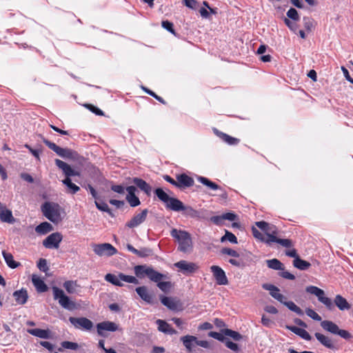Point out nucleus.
I'll return each mask as SVG.
<instances>
[{
  "label": "nucleus",
  "instance_id": "4",
  "mask_svg": "<svg viewBox=\"0 0 353 353\" xmlns=\"http://www.w3.org/2000/svg\"><path fill=\"white\" fill-rule=\"evenodd\" d=\"M171 236L176 239L179 243L178 250L182 252L186 253L192 250V241L190 234L185 230H178L172 229Z\"/></svg>",
  "mask_w": 353,
  "mask_h": 353
},
{
  "label": "nucleus",
  "instance_id": "49",
  "mask_svg": "<svg viewBox=\"0 0 353 353\" xmlns=\"http://www.w3.org/2000/svg\"><path fill=\"white\" fill-rule=\"evenodd\" d=\"M288 310L299 316H303L304 314L303 311L292 301H288Z\"/></svg>",
  "mask_w": 353,
  "mask_h": 353
},
{
  "label": "nucleus",
  "instance_id": "50",
  "mask_svg": "<svg viewBox=\"0 0 353 353\" xmlns=\"http://www.w3.org/2000/svg\"><path fill=\"white\" fill-rule=\"evenodd\" d=\"M208 336L212 338H214L219 341H221L223 343L225 341V339L227 338V337H225V336L224 335V334L223 333L222 331H221V332H210L208 333Z\"/></svg>",
  "mask_w": 353,
  "mask_h": 353
},
{
  "label": "nucleus",
  "instance_id": "6",
  "mask_svg": "<svg viewBox=\"0 0 353 353\" xmlns=\"http://www.w3.org/2000/svg\"><path fill=\"white\" fill-rule=\"evenodd\" d=\"M54 300H58L59 305L64 309L73 310L76 307L74 302L70 300L69 296L65 294L63 290L57 286L52 288Z\"/></svg>",
  "mask_w": 353,
  "mask_h": 353
},
{
  "label": "nucleus",
  "instance_id": "39",
  "mask_svg": "<svg viewBox=\"0 0 353 353\" xmlns=\"http://www.w3.org/2000/svg\"><path fill=\"white\" fill-rule=\"evenodd\" d=\"M52 230L53 227L48 222H43L35 228L36 232L40 234H46Z\"/></svg>",
  "mask_w": 353,
  "mask_h": 353
},
{
  "label": "nucleus",
  "instance_id": "62",
  "mask_svg": "<svg viewBox=\"0 0 353 353\" xmlns=\"http://www.w3.org/2000/svg\"><path fill=\"white\" fill-rule=\"evenodd\" d=\"M111 190L118 194H123L125 193V188L121 185H112Z\"/></svg>",
  "mask_w": 353,
  "mask_h": 353
},
{
  "label": "nucleus",
  "instance_id": "23",
  "mask_svg": "<svg viewBox=\"0 0 353 353\" xmlns=\"http://www.w3.org/2000/svg\"><path fill=\"white\" fill-rule=\"evenodd\" d=\"M136 187L130 185L126 188L128 194L126 195V200L131 207H137L140 205L139 199L135 195Z\"/></svg>",
  "mask_w": 353,
  "mask_h": 353
},
{
  "label": "nucleus",
  "instance_id": "40",
  "mask_svg": "<svg viewBox=\"0 0 353 353\" xmlns=\"http://www.w3.org/2000/svg\"><path fill=\"white\" fill-rule=\"evenodd\" d=\"M63 288L69 294H74L79 286L77 281H66L63 283Z\"/></svg>",
  "mask_w": 353,
  "mask_h": 353
},
{
  "label": "nucleus",
  "instance_id": "22",
  "mask_svg": "<svg viewBox=\"0 0 353 353\" xmlns=\"http://www.w3.org/2000/svg\"><path fill=\"white\" fill-rule=\"evenodd\" d=\"M161 303L171 310H176L181 307L182 304L179 300L174 298L161 296L160 297Z\"/></svg>",
  "mask_w": 353,
  "mask_h": 353
},
{
  "label": "nucleus",
  "instance_id": "19",
  "mask_svg": "<svg viewBox=\"0 0 353 353\" xmlns=\"http://www.w3.org/2000/svg\"><path fill=\"white\" fill-rule=\"evenodd\" d=\"M55 164L63 171V174L65 175V178H70V176H80L79 172L75 171L70 165L60 159H55Z\"/></svg>",
  "mask_w": 353,
  "mask_h": 353
},
{
  "label": "nucleus",
  "instance_id": "60",
  "mask_svg": "<svg viewBox=\"0 0 353 353\" xmlns=\"http://www.w3.org/2000/svg\"><path fill=\"white\" fill-rule=\"evenodd\" d=\"M336 334L345 339H349L352 337V335L349 332L345 330H341L339 328L336 332Z\"/></svg>",
  "mask_w": 353,
  "mask_h": 353
},
{
  "label": "nucleus",
  "instance_id": "10",
  "mask_svg": "<svg viewBox=\"0 0 353 353\" xmlns=\"http://www.w3.org/2000/svg\"><path fill=\"white\" fill-rule=\"evenodd\" d=\"M94 252L99 256H112L117 253V250L110 243L93 244Z\"/></svg>",
  "mask_w": 353,
  "mask_h": 353
},
{
  "label": "nucleus",
  "instance_id": "38",
  "mask_svg": "<svg viewBox=\"0 0 353 353\" xmlns=\"http://www.w3.org/2000/svg\"><path fill=\"white\" fill-rule=\"evenodd\" d=\"M334 303L340 310H349L351 305L348 303L347 300L342 296L338 294L334 299Z\"/></svg>",
  "mask_w": 353,
  "mask_h": 353
},
{
  "label": "nucleus",
  "instance_id": "42",
  "mask_svg": "<svg viewBox=\"0 0 353 353\" xmlns=\"http://www.w3.org/2000/svg\"><path fill=\"white\" fill-rule=\"evenodd\" d=\"M222 332L225 336V337L229 336L235 341H239L243 338L242 335L240 333L230 329H223Z\"/></svg>",
  "mask_w": 353,
  "mask_h": 353
},
{
  "label": "nucleus",
  "instance_id": "53",
  "mask_svg": "<svg viewBox=\"0 0 353 353\" xmlns=\"http://www.w3.org/2000/svg\"><path fill=\"white\" fill-rule=\"evenodd\" d=\"M37 268L40 271L47 272L49 270V268L46 259H40L37 263Z\"/></svg>",
  "mask_w": 353,
  "mask_h": 353
},
{
  "label": "nucleus",
  "instance_id": "57",
  "mask_svg": "<svg viewBox=\"0 0 353 353\" xmlns=\"http://www.w3.org/2000/svg\"><path fill=\"white\" fill-rule=\"evenodd\" d=\"M288 18L294 21L299 20V15L296 9L291 8L288 10Z\"/></svg>",
  "mask_w": 353,
  "mask_h": 353
},
{
  "label": "nucleus",
  "instance_id": "1",
  "mask_svg": "<svg viewBox=\"0 0 353 353\" xmlns=\"http://www.w3.org/2000/svg\"><path fill=\"white\" fill-rule=\"evenodd\" d=\"M255 225L261 230L260 232L255 227L252 228V234L254 238L265 243L267 245L271 246L274 243H279L283 247L287 248V239H279L277 237L276 228L265 221H257Z\"/></svg>",
  "mask_w": 353,
  "mask_h": 353
},
{
  "label": "nucleus",
  "instance_id": "46",
  "mask_svg": "<svg viewBox=\"0 0 353 353\" xmlns=\"http://www.w3.org/2000/svg\"><path fill=\"white\" fill-rule=\"evenodd\" d=\"M226 241H228L234 244L238 243L237 238L236 237V236L233 233L228 230L225 231V235L223 236L221 239V242H224Z\"/></svg>",
  "mask_w": 353,
  "mask_h": 353
},
{
  "label": "nucleus",
  "instance_id": "41",
  "mask_svg": "<svg viewBox=\"0 0 353 353\" xmlns=\"http://www.w3.org/2000/svg\"><path fill=\"white\" fill-rule=\"evenodd\" d=\"M267 265L269 268L276 270H283L284 265L276 259H270L266 261Z\"/></svg>",
  "mask_w": 353,
  "mask_h": 353
},
{
  "label": "nucleus",
  "instance_id": "45",
  "mask_svg": "<svg viewBox=\"0 0 353 353\" xmlns=\"http://www.w3.org/2000/svg\"><path fill=\"white\" fill-rule=\"evenodd\" d=\"M94 203H95V205L97 207V208L100 210V211H102V212H105L107 213H108L111 216H114V214L112 212L111 210L109 208L108 204L103 201H98L97 200H96L94 201Z\"/></svg>",
  "mask_w": 353,
  "mask_h": 353
},
{
  "label": "nucleus",
  "instance_id": "20",
  "mask_svg": "<svg viewBox=\"0 0 353 353\" xmlns=\"http://www.w3.org/2000/svg\"><path fill=\"white\" fill-rule=\"evenodd\" d=\"M196 179L199 182L205 185L207 188L212 190H221L222 192L221 196L223 198H226L228 194L225 190H223L221 187L215 183L214 182L210 181L208 178L202 176H198Z\"/></svg>",
  "mask_w": 353,
  "mask_h": 353
},
{
  "label": "nucleus",
  "instance_id": "59",
  "mask_svg": "<svg viewBox=\"0 0 353 353\" xmlns=\"http://www.w3.org/2000/svg\"><path fill=\"white\" fill-rule=\"evenodd\" d=\"M336 334L345 339H349L352 337V335L349 332L345 330H341L339 328L336 332Z\"/></svg>",
  "mask_w": 353,
  "mask_h": 353
},
{
  "label": "nucleus",
  "instance_id": "17",
  "mask_svg": "<svg viewBox=\"0 0 353 353\" xmlns=\"http://www.w3.org/2000/svg\"><path fill=\"white\" fill-rule=\"evenodd\" d=\"M148 213V209L143 210L140 213L135 214L131 219L126 223V226L130 228H134L141 223H143L146 218Z\"/></svg>",
  "mask_w": 353,
  "mask_h": 353
},
{
  "label": "nucleus",
  "instance_id": "18",
  "mask_svg": "<svg viewBox=\"0 0 353 353\" xmlns=\"http://www.w3.org/2000/svg\"><path fill=\"white\" fill-rule=\"evenodd\" d=\"M135 290L143 301L149 304L154 303V296L152 292L148 290L146 286L137 287Z\"/></svg>",
  "mask_w": 353,
  "mask_h": 353
},
{
  "label": "nucleus",
  "instance_id": "48",
  "mask_svg": "<svg viewBox=\"0 0 353 353\" xmlns=\"http://www.w3.org/2000/svg\"><path fill=\"white\" fill-rule=\"evenodd\" d=\"M185 213L192 218H200V212L194 210L191 206H185L184 210Z\"/></svg>",
  "mask_w": 353,
  "mask_h": 353
},
{
  "label": "nucleus",
  "instance_id": "44",
  "mask_svg": "<svg viewBox=\"0 0 353 353\" xmlns=\"http://www.w3.org/2000/svg\"><path fill=\"white\" fill-rule=\"evenodd\" d=\"M154 193L157 195V196L159 198V199L160 201H161L162 202H163L165 205L167 204V203L169 201L170 199L171 198L161 188H157L154 190Z\"/></svg>",
  "mask_w": 353,
  "mask_h": 353
},
{
  "label": "nucleus",
  "instance_id": "56",
  "mask_svg": "<svg viewBox=\"0 0 353 353\" xmlns=\"http://www.w3.org/2000/svg\"><path fill=\"white\" fill-rule=\"evenodd\" d=\"M161 24L163 28L167 30L172 34L176 35L174 29L173 28V23L172 22H170L169 21H163Z\"/></svg>",
  "mask_w": 353,
  "mask_h": 353
},
{
  "label": "nucleus",
  "instance_id": "61",
  "mask_svg": "<svg viewBox=\"0 0 353 353\" xmlns=\"http://www.w3.org/2000/svg\"><path fill=\"white\" fill-rule=\"evenodd\" d=\"M91 112H92L93 113H94L95 114L97 115H99V116H101V115H103V112L100 110L99 108L92 105H90V104H88L85 105Z\"/></svg>",
  "mask_w": 353,
  "mask_h": 353
},
{
  "label": "nucleus",
  "instance_id": "54",
  "mask_svg": "<svg viewBox=\"0 0 353 353\" xmlns=\"http://www.w3.org/2000/svg\"><path fill=\"white\" fill-rule=\"evenodd\" d=\"M225 345V346L230 349L231 350L234 351V352H238L239 350V345L231 341L229 339L226 338L225 341L223 342Z\"/></svg>",
  "mask_w": 353,
  "mask_h": 353
},
{
  "label": "nucleus",
  "instance_id": "2",
  "mask_svg": "<svg viewBox=\"0 0 353 353\" xmlns=\"http://www.w3.org/2000/svg\"><path fill=\"white\" fill-rule=\"evenodd\" d=\"M137 277L143 279L147 276L150 281L157 283L158 288L165 293L168 292L172 287L170 281H163L168 279L167 274L156 271L152 267L146 265H139L134 268Z\"/></svg>",
  "mask_w": 353,
  "mask_h": 353
},
{
  "label": "nucleus",
  "instance_id": "29",
  "mask_svg": "<svg viewBox=\"0 0 353 353\" xmlns=\"http://www.w3.org/2000/svg\"><path fill=\"white\" fill-rule=\"evenodd\" d=\"M13 296L17 304H25L28 299V292L26 289H21L13 292Z\"/></svg>",
  "mask_w": 353,
  "mask_h": 353
},
{
  "label": "nucleus",
  "instance_id": "33",
  "mask_svg": "<svg viewBox=\"0 0 353 353\" xmlns=\"http://www.w3.org/2000/svg\"><path fill=\"white\" fill-rule=\"evenodd\" d=\"M28 332L31 335L39 337L40 339H48L51 337L50 331L49 330H42L39 328L29 329Z\"/></svg>",
  "mask_w": 353,
  "mask_h": 353
},
{
  "label": "nucleus",
  "instance_id": "52",
  "mask_svg": "<svg viewBox=\"0 0 353 353\" xmlns=\"http://www.w3.org/2000/svg\"><path fill=\"white\" fill-rule=\"evenodd\" d=\"M222 254L229 255L233 257H239V254L234 250L230 248H223L221 250Z\"/></svg>",
  "mask_w": 353,
  "mask_h": 353
},
{
  "label": "nucleus",
  "instance_id": "14",
  "mask_svg": "<svg viewBox=\"0 0 353 353\" xmlns=\"http://www.w3.org/2000/svg\"><path fill=\"white\" fill-rule=\"evenodd\" d=\"M174 266L177 268L183 274H190L194 272L198 266L192 262H188L185 260L179 261L174 263Z\"/></svg>",
  "mask_w": 353,
  "mask_h": 353
},
{
  "label": "nucleus",
  "instance_id": "43",
  "mask_svg": "<svg viewBox=\"0 0 353 353\" xmlns=\"http://www.w3.org/2000/svg\"><path fill=\"white\" fill-rule=\"evenodd\" d=\"M62 183L70 189L72 194H76L79 190V187L72 182L70 178H65L62 181Z\"/></svg>",
  "mask_w": 353,
  "mask_h": 353
},
{
  "label": "nucleus",
  "instance_id": "24",
  "mask_svg": "<svg viewBox=\"0 0 353 353\" xmlns=\"http://www.w3.org/2000/svg\"><path fill=\"white\" fill-rule=\"evenodd\" d=\"M314 336L319 342L325 347L332 350L337 349L332 340L329 336L319 332H316Z\"/></svg>",
  "mask_w": 353,
  "mask_h": 353
},
{
  "label": "nucleus",
  "instance_id": "11",
  "mask_svg": "<svg viewBox=\"0 0 353 353\" xmlns=\"http://www.w3.org/2000/svg\"><path fill=\"white\" fill-rule=\"evenodd\" d=\"M69 321L76 329H81L86 331H90L93 327V323L92 321L86 317H70Z\"/></svg>",
  "mask_w": 353,
  "mask_h": 353
},
{
  "label": "nucleus",
  "instance_id": "5",
  "mask_svg": "<svg viewBox=\"0 0 353 353\" xmlns=\"http://www.w3.org/2000/svg\"><path fill=\"white\" fill-rule=\"evenodd\" d=\"M105 280L114 285L119 287L123 286V283L122 282L133 284L139 283V280L135 276L125 275L123 273H119L118 275L108 273L105 276Z\"/></svg>",
  "mask_w": 353,
  "mask_h": 353
},
{
  "label": "nucleus",
  "instance_id": "21",
  "mask_svg": "<svg viewBox=\"0 0 353 353\" xmlns=\"http://www.w3.org/2000/svg\"><path fill=\"white\" fill-rule=\"evenodd\" d=\"M177 188L179 189H185L193 186L194 181L193 178L188 174L183 173L176 175Z\"/></svg>",
  "mask_w": 353,
  "mask_h": 353
},
{
  "label": "nucleus",
  "instance_id": "35",
  "mask_svg": "<svg viewBox=\"0 0 353 353\" xmlns=\"http://www.w3.org/2000/svg\"><path fill=\"white\" fill-rule=\"evenodd\" d=\"M134 183L143 191L148 196H150L152 191L151 186L147 183L144 180L139 178H134L133 179Z\"/></svg>",
  "mask_w": 353,
  "mask_h": 353
},
{
  "label": "nucleus",
  "instance_id": "55",
  "mask_svg": "<svg viewBox=\"0 0 353 353\" xmlns=\"http://www.w3.org/2000/svg\"><path fill=\"white\" fill-rule=\"evenodd\" d=\"M305 313L308 316H310L311 319H312L315 321H321V317L312 309H310V308L306 309Z\"/></svg>",
  "mask_w": 353,
  "mask_h": 353
},
{
  "label": "nucleus",
  "instance_id": "37",
  "mask_svg": "<svg viewBox=\"0 0 353 353\" xmlns=\"http://www.w3.org/2000/svg\"><path fill=\"white\" fill-rule=\"evenodd\" d=\"M288 330L306 341H310L312 339V336L305 329L296 326H288Z\"/></svg>",
  "mask_w": 353,
  "mask_h": 353
},
{
  "label": "nucleus",
  "instance_id": "47",
  "mask_svg": "<svg viewBox=\"0 0 353 353\" xmlns=\"http://www.w3.org/2000/svg\"><path fill=\"white\" fill-rule=\"evenodd\" d=\"M303 20L304 27L307 31L310 32L314 28L315 22L312 18L305 17H303Z\"/></svg>",
  "mask_w": 353,
  "mask_h": 353
},
{
  "label": "nucleus",
  "instance_id": "28",
  "mask_svg": "<svg viewBox=\"0 0 353 353\" xmlns=\"http://www.w3.org/2000/svg\"><path fill=\"white\" fill-rule=\"evenodd\" d=\"M32 282L38 292H45L48 290L47 285L39 276L33 274L32 276Z\"/></svg>",
  "mask_w": 353,
  "mask_h": 353
},
{
  "label": "nucleus",
  "instance_id": "8",
  "mask_svg": "<svg viewBox=\"0 0 353 353\" xmlns=\"http://www.w3.org/2000/svg\"><path fill=\"white\" fill-rule=\"evenodd\" d=\"M39 137L41 138L42 141L52 151H54L57 155L62 158L71 159L73 157V152L68 148H63L57 145L54 143H52L46 139L43 135L39 134Z\"/></svg>",
  "mask_w": 353,
  "mask_h": 353
},
{
  "label": "nucleus",
  "instance_id": "13",
  "mask_svg": "<svg viewBox=\"0 0 353 353\" xmlns=\"http://www.w3.org/2000/svg\"><path fill=\"white\" fill-rule=\"evenodd\" d=\"M211 272L216 281V283L220 285H225L228 283V280L224 270L218 265H212Z\"/></svg>",
  "mask_w": 353,
  "mask_h": 353
},
{
  "label": "nucleus",
  "instance_id": "31",
  "mask_svg": "<svg viewBox=\"0 0 353 353\" xmlns=\"http://www.w3.org/2000/svg\"><path fill=\"white\" fill-rule=\"evenodd\" d=\"M183 345L189 352H192L193 347L196 345V337L191 335H186L181 338Z\"/></svg>",
  "mask_w": 353,
  "mask_h": 353
},
{
  "label": "nucleus",
  "instance_id": "27",
  "mask_svg": "<svg viewBox=\"0 0 353 353\" xmlns=\"http://www.w3.org/2000/svg\"><path fill=\"white\" fill-rule=\"evenodd\" d=\"M165 206L168 209L174 212L183 211L185 208V205L183 202L174 197H171L170 199Z\"/></svg>",
  "mask_w": 353,
  "mask_h": 353
},
{
  "label": "nucleus",
  "instance_id": "36",
  "mask_svg": "<svg viewBox=\"0 0 353 353\" xmlns=\"http://www.w3.org/2000/svg\"><path fill=\"white\" fill-rule=\"evenodd\" d=\"M321 326L323 330L332 334H336L339 330V326L331 321L325 320L321 321Z\"/></svg>",
  "mask_w": 353,
  "mask_h": 353
},
{
  "label": "nucleus",
  "instance_id": "7",
  "mask_svg": "<svg viewBox=\"0 0 353 353\" xmlns=\"http://www.w3.org/2000/svg\"><path fill=\"white\" fill-rule=\"evenodd\" d=\"M292 241L288 239V256L294 258L292 261L293 266L302 271L307 270L311 266L310 263L301 259L296 250L292 248Z\"/></svg>",
  "mask_w": 353,
  "mask_h": 353
},
{
  "label": "nucleus",
  "instance_id": "30",
  "mask_svg": "<svg viewBox=\"0 0 353 353\" xmlns=\"http://www.w3.org/2000/svg\"><path fill=\"white\" fill-rule=\"evenodd\" d=\"M157 325H158V330L165 334H176V331L174 330L170 324L165 322L163 320L158 319L156 321Z\"/></svg>",
  "mask_w": 353,
  "mask_h": 353
},
{
  "label": "nucleus",
  "instance_id": "64",
  "mask_svg": "<svg viewBox=\"0 0 353 353\" xmlns=\"http://www.w3.org/2000/svg\"><path fill=\"white\" fill-rule=\"evenodd\" d=\"M223 220L235 221L237 219L236 214L233 212H227L223 214Z\"/></svg>",
  "mask_w": 353,
  "mask_h": 353
},
{
  "label": "nucleus",
  "instance_id": "32",
  "mask_svg": "<svg viewBox=\"0 0 353 353\" xmlns=\"http://www.w3.org/2000/svg\"><path fill=\"white\" fill-rule=\"evenodd\" d=\"M2 255L7 265L12 269H15L21 265L19 262L15 261L12 254L5 250L2 251Z\"/></svg>",
  "mask_w": 353,
  "mask_h": 353
},
{
  "label": "nucleus",
  "instance_id": "12",
  "mask_svg": "<svg viewBox=\"0 0 353 353\" xmlns=\"http://www.w3.org/2000/svg\"><path fill=\"white\" fill-rule=\"evenodd\" d=\"M63 236L59 232H54L50 234L43 241V245L48 249L58 248L62 241Z\"/></svg>",
  "mask_w": 353,
  "mask_h": 353
},
{
  "label": "nucleus",
  "instance_id": "15",
  "mask_svg": "<svg viewBox=\"0 0 353 353\" xmlns=\"http://www.w3.org/2000/svg\"><path fill=\"white\" fill-rule=\"evenodd\" d=\"M97 330L99 335L105 336L103 331L115 332L119 330V325L114 322L105 321L97 324Z\"/></svg>",
  "mask_w": 353,
  "mask_h": 353
},
{
  "label": "nucleus",
  "instance_id": "25",
  "mask_svg": "<svg viewBox=\"0 0 353 353\" xmlns=\"http://www.w3.org/2000/svg\"><path fill=\"white\" fill-rule=\"evenodd\" d=\"M0 219L3 222L12 223L15 219L12 216V212L7 209L6 205L0 203Z\"/></svg>",
  "mask_w": 353,
  "mask_h": 353
},
{
  "label": "nucleus",
  "instance_id": "9",
  "mask_svg": "<svg viewBox=\"0 0 353 353\" xmlns=\"http://www.w3.org/2000/svg\"><path fill=\"white\" fill-rule=\"evenodd\" d=\"M306 292L315 295L318 300L324 304L327 309L332 310L333 308L334 305L332 300L325 296V292L323 290L314 285H310L306 288Z\"/></svg>",
  "mask_w": 353,
  "mask_h": 353
},
{
  "label": "nucleus",
  "instance_id": "58",
  "mask_svg": "<svg viewBox=\"0 0 353 353\" xmlns=\"http://www.w3.org/2000/svg\"><path fill=\"white\" fill-rule=\"evenodd\" d=\"M184 4L189 8L196 9L198 2L196 0H183Z\"/></svg>",
  "mask_w": 353,
  "mask_h": 353
},
{
  "label": "nucleus",
  "instance_id": "16",
  "mask_svg": "<svg viewBox=\"0 0 353 353\" xmlns=\"http://www.w3.org/2000/svg\"><path fill=\"white\" fill-rule=\"evenodd\" d=\"M262 288L266 290H268L270 292V295L273 298H274L281 303L284 304L285 305H287L286 298L279 292L280 290L277 287L272 284L264 283L263 284Z\"/></svg>",
  "mask_w": 353,
  "mask_h": 353
},
{
  "label": "nucleus",
  "instance_id": "34",
  "mask_svg": "<svg viewBox=\"0 0 353 353\" xmlns=\"http://www.w3.org/2000/svg\"><path fill=\"white\" fill-rule=\"evenodd\" d=\"M214 132L218 137H219L224 142L228 145H236L239 142L238 139L232 137L224 132H220L216 129H214Z\"/></svg>",
  "mask_w": 353,
  "mask_h": 353
},
{
  "label": "nucleus",
  "instance_id": "63",
  "mask_svg": "<svg viewBox=\"0 0 353 353\" xmlns=\"http://www.w3.org/2000/svg\"><path fill=\"white\" fill-rule=\"evenodd\" d=\"M85 189L89 190L90 193L91 194L92 196L96 200H98L99 196L95 190V189L90 184H88L86 186H85Z\"/></svg>",
  "mask_w": 353,
  "mask_h": 353
},
{
  "label": "nucleus",
  "instance_id": "51",
  "mask_svg": "<svg viewBox=\"0 0 353 353\" xmlns=\"http://www.w3.org/2000/svg\"><path fill=\"white\" fill-rule=\"evenodd\" d=\"M61 346L63 348L68 350H76L79 348V345L77 343L71 342V341H63L61 343Z\"/></svg>",
  "mask_w": 353,
  "mask_h": 353
},
{
  "label": "nucleus",
  "instance_id": "26",
  "mask_svg": "<svg viewBox=\"0 0 353 353\" xmlns=\"http://www.w3.org/2000/svg\"><path fill=\"white\" fill-rule=\"evenodd\" d=\"M126 248L128 251L141 258L147 257L152 254V250L149 248H141L138 250L134 248L131 244H127Z\"/></svg>",
  "mask_w": 353,
  "mask_h": 353
},
{
  "label": "nucleus",
  "instance_id": "3",
  "mask_svg": "<svg viewBox=\"0 0 353 353\" xmlns=\"http://www.w3.org/2000/svg\"><path fill=\"white\" fill-rule=\"evenodd\" d=\"M43 215L53 223H59L63 219V208L57 203L46 201L41 206Z\"/></svg>",
  "mask_w": 353,
  "mask_h": 353
}]
</instances>
